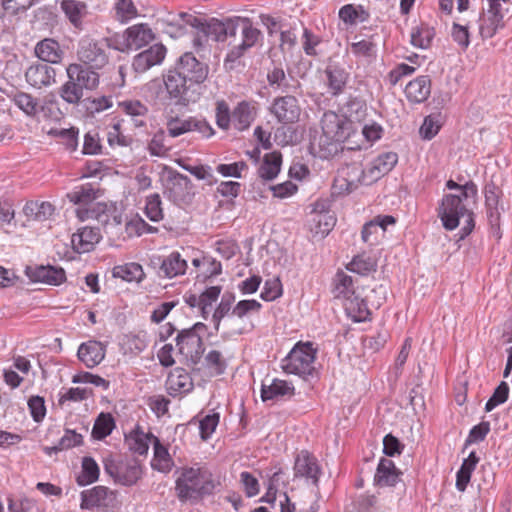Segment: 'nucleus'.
I'll return each instance as SVG.
<instances>
[{"label":"nucleus","instance_id":"obj_24","mask_svg":"<svg viewBox=\"0 0 512 512\" xmlns=\"http://www.w3.org/2000/svg\"><path fill=\"white\" fill-rule=\"evenodd\" d=\"M60 8L74 28H82L83 20L88 14V5L86 2L80 0H62L60 2Z\"/></svg>","mask_w":512,"mask_h":512},{"label":"nucleus","instance_id":"obj_37","mask_svg":"<svg viewBox=\"0 0 512 512\" xmlns=\"http://www.w3.org/2000/svg\"><path fill=\"white\" fill-rule=\"evenodd\" d=\"M99 193V189L95 188L90 183H86L74 187L72 191L67 193V198L70 202L79 207L94 202L99 197Z\"/></svg>","mask_w":512,"mask_h":512},{"label":"nucleus","instance_id":"obj_8","mask_svg":"<svg viewBox=\"0 0 512 512\" xmlns=\"http://www.w3.org/2000/svg\"><path fill=\"white\" fill-rule=\"evenodd\" d=\"M508 9L487 4L479 17V34L483 39H490L505 27L504 16Z\"/></svg>","mask_w":512,"mask_h":512},{"label":"nucleus","instance_id":"obj_54","mask_svg":"<svg viewBox=\"0 0 512 512\" xmlns=\"http://www.w3.org/2000/svg\"><path fill=\"white\" fill-rule=\"evenodd\" d=\"M59 95L68 104H78L84 93L83 89L75 81L69 79L60 87Z\"/></svg>","mask_w":512,"mask_h":512},{"label":"nucleus","instance_id":"obj_38","mask_svg":"<svg viewBox=\"0 0 512 512\" xmlns=\"http://www.w3.org/2000/svg\"><path fill=\"white\" fill-rule=\"evenodd\" d=\"M108 489L104 486H95L81 493V509H93L106 505Z\"/></svg>","mask_w":512,"mask_h":512},{"label":"nucleus","instance_id":"obj_13","mask_svg":"<svg viewBox=\"0 0 512 512\" xmlns=\"http://www.w3.org/2000/svg\"><path fill=\"white\" fill-rule=\"evenodd\" d=\"M177 68L189 81L197 84L204 82L208 76V66L190 52L180 57Z\"/></svg>","mask_w":512,"mask_h":512},{"label":"nucleus","instance_id":"obj_61","mask_svg":"<svg viewBox=\"0 0 512 512\" xmlns=\"http://www.w3.org/2000/svg\"><path fill=\"white\" fill-rule=\"evenodd\" d=\"M148 151L153 156H167L169 148L166 145V135L163 130H159L153 135L148 144Z\"/></svg>","mask_w":512,"mask_h":512},{"label":"nucleus","instance_id":"obj_47","mask_svg":"<svg viewBox=\"0 0 512 512\" xmlns=\"http://www.w3.org/2000/svg\"><path fill=\"white\" fill-rule=\"evenodd\" d=\"M115 428V421L110 413H100L95 420L92 436L96 440H103L109 436Z\"/></svg>","mask_w":512,"mask_h":512},{"label":"nucleus","instance_id":"obj_41","mask_svg":"<svg viewBox=\"0 0 512 512\" xmlns=\"http://www.w3.org/2000/svg\"><path fill=\"white\" fill-rule=\"evenodd\" d=\"M282 156L278 152H271L264 156L263 162L258 169L260 178L266 181L275 179L281 169Z\"/></svg>","mask_w":512,"mask_h":512},{"label":"nucleus","instance_id":"obj_27","mask_svg":"<svg viewBox=\"0 0 512 512\" xmlns=\"http://www.w3.org/2000/svg\"><path fill=\"white\" fill-rule=\"evenodd\" d=\"M335 223V217L328 212L313 213L309 220V230L314 238L323 239L331 232Z\"/></svg>","mask_w":512,"mask_h":512},{"label":"nucleus","instance_id":"obj_11","mask_svg":"<svg viewBox=\"0 0 512 512\" xmlns=\"http://www.w3.org/2000/svg\"><path fill=\"white\" fill-rule=\"evenodd\" d=\"M271 113L282 123H294L299 120L301 108L294 96L275 98L271 106Z\"/></svg>","mask_w":512,"mask_h":512},{"label":"nucleus","instance_id":"obj_29","mask_svg":"<svg viewBox=\"0 0 512 512\" xmlns=\"http://www.w3.org/2000/svg\"><path fill=\"white\" fill-rule=\"evenodd\" d=\"M166 386L171 395L189 392L193 383L190 375L182 368H175L168 375Z\"/></svg>","mask_w":512,"mask_h":512},{"label":"nucleus","instance_id":"obj_48","mask_svg":"<svg viewBox=\"0 0 512 512\" xmlns=\"http://www.w3.org/2000/svg\"><path fill=\"white\" fill-rule=\"evenodd\" d=\"M99 466L92 457H84L82 460V471L77 478L81 486L89 485L98 480Z\"/></svg>","mask_w":512,"mask_h":512},{"label":"nucleus","instance_id":"obj_12","mask_svg":"<svg viewBox=\"0 0 512 512\" xmlns=\"http://www.w3.org/2000/svg\"><path fill=\"white\" fill-rule=\"evenodd\" d=\"M25 273L32 282L58 286L66 280L65 271L60 267L41 265L26 267Z\"/></svg>","mask_w":512,"mask_h":512},{"label":"nucleus","instance_id":"obj_49","mask_svg":"<svg viewBox=\"0 0 512 512\" xmlns=\"http://www.w3.org/2000/svg\"><path fill=\"white\" fill-rule=\"evenodd\" d=\"M92 394V390L88 388H61L58 392V403L60 406L68 402H81L88 399Z\"/></svg>","mask_w":512,"mask_h":512},{"label":"nucleus","instance_id":"obj_10","mask_svg":"<svg viewBox=\"0 0 512 512\" xmlns=\"http://www.w3.org/2000/svg\"><path fill=\"white\" fill-rule=\"evenodd\" d=\"M122 38V45L116 47L118 50H136L150 43L154 39V33L147 24L140 23L128 27L123 32Z\"/></svg>","mask_w":512,"mask_h":512},{"label":"nucleus","instance_id":"obj_9","mask_svg":"<svg viewBox=\"0 0 512 512\" xmlns=\"http://www.w3.org/2000/svg\"><path fill=\"white\" fill-rule=\"evenodd\" d=\"M293 469L295 478H304L306 482L318 485L321 468L318 460L308 451L303 450L297 454Z\"/></svg>","mask_w":512,"mask_h":512},{"label":"nucleus","instance_id":"obj_55","mask_svg":"<svg viewBox=\"0 0 512 512\" xmlns=\"http://www.w3.org/2000/svg\"><path fill=\"white\" fill-rule=\"evenodd\" d=\"M148 345L145 335H126L122 341V348L125 354L138 355L143 352Z\"/></svg>","mask_w":512,"mask_h":512},{"label":"nucleus","instance_id":"obj_35","mask_svg":"<svg viewBox=\"0 0 512 512\" xmlns=\"http://www.w3.org/2000/svg\"><path fill=\"white\" fill-rule=\"evenodd\" d=\"M165 125L168 135L172 138H176L193 131V127H195L194 117L182 118L169 113L165 116Z\"/></svg>","mask_w":512,"mask_h":512},{"label":"nucleus","instance_id":"obj_46","mask_svg":"<svg viewBox=\"0 0 512 512\" xmlns=\"http://www.w3.org/2000/svg\"><path fill=\"white\" fill-rule=\"evenodd\" d=\"M114 18L126 24L138 16V10L132 0H115L113 5Z\"/></svg>","mask_w":512,"mask_h":512},{"label":"nucleus","instance_id":"obj_39","mask_svg":"<svg viewBox=\"0 0 512 512\" xmlns=\"http://www.w3.org/2000/svg\"><path fill=\"white\" fill-rule=\"evenodd\" d=\"M47 135L54 138L57 143L63 145L69 151H75L78 147L79 130L70 128H51Z\"/></svg>","mask_w":512,"mask_h":512},{"label":"nucleus","instance_id":"obj_45","mask_svg":"<svg viewBox=\"0 0 512 512\" xmlns=\"http://www.w3.org/2000/svg\"><path fill=\"white\" fill-rule=\"evenodd\" d=\"M222 292V287L217 286H210L207 287L199 296H198V303H199V309L201 311V315L204 319H207L210 315L213 305L218 300L220 294Z\"/></svg>","mask_w":512,"mask_h":512},{"label":"nucleus","instance_id":"obj_32","mask_svg":"<svg viewBox=\"0 0 512 512\" xmlns=\"http://www.w3.org/2000/svg\"><path fill=\"white\" fill-rule=\"evenodd\" d=\"M35 53L39 59L53 64L61 62L63 57V51L59 43L51 38L38 42L35 47Z\"/></svg>","mask_w":512,"mask_h":512},{"label":"nucleus","instance_id":"obj_57","mask_svg":"<svg viewBox=\"0 0 512 512\" xmlns=\"http://www.w3.org/2000/svg\"><path fill=\"white\" fill-rule=\"evenodd\" d=\"M204 363L212 375L223 374L227 366L222 353L218 350H210L204 358Z\"/></svg>","mask_w":512,"mask_h":512},{"label":"nucleus","instance_id":"obj_21","mask_svg":"<svg viewBox=\"0 0 512 512\" xmlns=\"http://www.w3.org/2000/svg\"><path fill=\"white\" fill-rule=\"evenodd\" d=\"M55 76V69L43 63L31 65L25 73L27 83L35 88L50 86L55 82Z\"/></svg>","mask_w":512,"mask_h":512},{"label":"nucleus","instance_id":"obj_6","mask_svg":"<svg viewBox=\"0 0 512 512\" xmlns=\"http://www.w3.org/2000/svg\"><path fill=\"white\" fill-rule=\"evenodd\" d=\"M77 56L90 69H102L108 63V45L105 40L84 38L79 43Z\"/></svg>","mask_w":512,"mask_h":512},{"label":"nucleus","instance_id":"obj_63","mask_svg":"<svg viewBox=\"0 0 512 512\" xmlns=\"http://www.w3.org/2000/svg\"><path fill=\"white\" fill-rule=\"evenodd\" d=\"M145 214L153 222L163 219V210L159 194H151L146 198Z\"/></svg>","mask_w":512,"mask_h":512},{"label":"nucleus","instance_id":"obj_44","mask_svg":"<svg viewBox=\"0 0 512 512\" xmlns=\"http://www.w3.org/2000/svg\"><path fill=\"white\" fill-rule=\"evenodd\" d=\"M377 261L374 257L362 253L353 257L347 265V269L353 273L367 276L376 271Z\"/></svg>","mask_w":512,"mask_h":512},{"label":"nucleus","instance_id":"obj_26","mask_svg":"<svg viewBox=\"0 0 512 512\" xmlns=\"http://www.w3.org/2000/svg\"><path fill=\"white\" fill-rule=\"evenodd\" d=\"M293 394V385L281 379H273L271 383H263L261 387V399L263 402L279 400L280 398L292 396Z\"/></svg>","mask_w":512,"mask_h":512},{"label":"nucleus","instance_id":"obj_17","mask_svg":"<svg viewBox=\"0 0 512 512\" xmlns=\"http://www.w3.org/2000/svg\"><path fill=\"white\" fill-rule=\"evenodd\" d=\"M257 111L256 101H240L232 111L233 126L239 131L248 129L254 122Z\"/></svg>","mask_w":512,"mask_h":512},{"label":"nucleus","instance_id":"obj_3","mask_svg":"<svg viewBox=\"0 0 512 512\" xmlns=\"http://www.w3.org/2000/svg\"><path fill=\"white\" fill-rule=\"evenodd\" d=\"M461 195L447 194L445 195L438 207V217L443 227L448 231L455 230L460 223V219H465V225L462 228V238L469 235L474 228L473 213L467 208L465 201Z\"/></svg>","mask_w":512,"mask_h":512},{"label":"nucleus","instance_id":"obj_28","mask_svg":"<svg viewBox=\"0 0 512 512\" xmlns=\"http://www.w3.org/2000/svg\"><path fill=\"white\" fill-rule=\"evenodd\" d=\"M399 480V472L392 460L382 458L377 466L374 481L382 487L394 486Z\"/></svg>","mask_w":512,"mask_h":512},{"label":"nucleus","instance_id":"obj_43","mask_svg":"<svg viewBox=\"0 0 512 512\" xmlns=\"http://www.w3.org/2000/svg\"><path fill=\"white\" fill-rule=\"evenodd\" d=\"M54 206L47 201H30L23 208V213L29 219L44 221L49 219L54 213Z\"/></svg>","mask_w":512,"mask_h":512},{"label":"nucleus","instance_id":"obj_36","mask_svg":"<svg viewBox=\"0 0 512 512\" xmlns=\"http://www.w3.org/2000/svg\"><path fill=\"white\" fill-rule=\"evenodd\" d=\"M187 269V262L179 252H172L164 257L160 266V273L167 278L183 275Z\"/></svg>","mask_w":512,"mask_h":512},{"label":"nucleus","instance_id":"obj_18","mask_svg":"<svg viewBox=\"0 0 512 512\" xmlns=\"http://www.w3.org/2000/svg\"><path fill=\"white\" fill-rule=\"evenodd\" d=\"M101 239L98 228L85 226L78 229L71 237V244L77 253H87L94 249Z\"/></svg>","mask_w":512,"mask_h":512},{"label":"nucleus","instance_id":"obj_25","mask_svg":"<svg viewBox=\"0 0 512 512\" xmlns=\"http://www.w3.org/2000/svg\"><path fill=\"white\" fill-rule=\"evenodd\" d=\"M431 81L428 76H419L405 87V95L410 102L422 103L430 96Z\"/></svg>","mask_w":512,"mask_h":512},{"label":"nucleus","instance_id":"obj_58","mask_svg":"<svg viewBox=\"0 0 512 512\" xmlns=\"http://www.w3.org/2000/svg\"><path fill=\"white\" fill-rule=\"evenodd\" d=\"M348 51H350L357 58H369L376 54V44L371 39H361L352 42Z\"/></svg>","mask_w":512,"mask_h":512},{"label":"nucleus","instance_id":"obj_40","mask_svg":"<svg viewBox=\"0 0 512 512\" xmlns=\"http://www.w3.org/2000/svg\"><path fill=\"white\" fill-rule=\"evenodd\" d=\"M120 109L131 117L135 127H142L146 124L148 108L139 100H125L119 102Z\"/></svg>","mask_w":512,"mask_h":512},{"label":"nucleus","instance_id":"obj_15","mask_svg":"<svg viewBox=\"0 0 512 512\" xmlns=\"http://www.w3.org/2000/svg\"><path fill=\"white\" fill-rule=\"evenodd\" d=\"M396 219L391 215H378L367 222L362 229L361 237L365 243L375 245L383 237L388 226L394 225Z\"/></svg>","mask_w":512,"mask_h":512},{"label":"nucleus","instance_id":"obj_60","mask_svg":"<svg viewBox=\"0 0 512 512\" xmlns=\"http://www.w3.org/2000/svg\"><path fill=\"white\" fill-rule=\"evenodd\" d=\"M221 273V262L210 256H204L202 261V271L197 275V278L202 281H206L210 278L220 275Z\"/></svg>","mask_w":512,"mask_h":512},{"label":"nucleus","instance_id":"obj_56","mask_svg":"<svg viewBox=\"0 0 512 512\" xmlns=\"http://www.w3.org/2000/svg\"><path fill=\"white\" fill-rule=\"evenodd\" d=\"M234 301V296L232 294H225L221 298V301L216 306L213 314H212V322L214 325V329L216 332L219 331L222 319L229 314V312L233 309L232 303Z\"/></svg>","mask_w":512,"mask_h":512},{"label":"nucleus","instance_id":"obj_50","mask_svg":"<svg viewBox=\"0 0 512 512\" xmlns=\"http://www.w3.org/2000/svg\"><path fill=\"white\" fill-rule=\"evenodd\" d=\"M326 73L331 94L339 95L342 93L348 80V73L341 68L328 69Z\"/></svg>","mask_w":512,"mask_h":512},{"label":"nucleus","instance_id":"obj_42","mask_svg":"<svg viewBox=\"0 0 512 512\" xmlns=\"http://www.w3.org/2000/svg\"><path fill=\"white\" fill-rule=\"evenodd\" d=\"M113 277L120 278L126 282H141L145 273L142 266L135 262L117 265L112 270Z\"/></svg>","mask_w":512,"mask_h":512},{"label":"nucleus","instance_id":"obj_1","mask_svg":"<svg viewBox=\"0 0 512 512\" xmlns=\"http://www.w3.org/2000/svg\"><path fill=\"white\" fill-rule=\"evenodd\" d=\"M365 116L366 106L357 99L347 103L343 114L333 111L325 112L321 119L320 157H331L344 148L360 150L365 142L373 143L380 139L382 127L379 124L365 125L360 131L361 121Z\"/></svg>","mask_w":512,"mask_h":512},{"label":"nucleus","instance_id":"obj_31","mask_svg":"<svg viewBox=\"0 0 512 512\" xmlns=\"http://www.w3.org/2000/svg\"><path fill=\"white\" fill-rule=\"evenodd\" d=\"M75 214L80 221L97 220L100 223H108L110 219L106 217L107 203L92 202L85 206H79L75 209Z\"/></svg>","mask_w":512,"mask_h":512},{"label":"nucleus","instance_id":"obj_5","mask_svg":"<svg viewBox=\"0 0 512 512\" xmlns=\"http://www.w3.org/2000/svg\"><path fill=\"white\" fill-rule=\"evenodd\" d=\"M317 350L310 342L297 343L281 361L285 373L294 374L302 378L313 376Z\"/></svg>","mask_w":512,"mask_h":512},{"label":"nucleus","instance_id":"obj_51","mask_svg":"<svg viewBox=\"0 0 512 512\" xmlns=\"http://www.w3.org/2000/svg\"><path fill=\"white\" fill-rule=\"evenodd\" d=\"M434 35V30L429 26H417L411 31L410 42L416 48L427 49L430 47Z\"/></svg>","mask_w":512,"mask_h":512},{"label":"nucleus","instance_id":"obj_4","mask_svg":"<svg viewBox=\"0 0 512 512\" xmlns=\"http://www.w3.org/2000/svg\"><path fill=\"white\" fill-rule=\"evenodd\" d=\"M175 484L177 497L181 502L196 499L209 493L212 488L209 475L199 467L183 468Z\"/></svg>","mask_w":512,"mask_h":512},{"label":"nucleus","instance_id":"obj_7","mask_svg":"<svg viewBox=\"0 0 512 512\" xmlns=\"http://www.w3.org/2000/svg\"><path fill=\"white\" fill-rule=\"evenodd\" d=\"M203 323H196L192 328L182 330L176 338V345L179 353L185 356L187 360L196 362L203 353V342L199 330L205 329Z\"/></svg>","mask_w":512,"mask_h":512},{"label":"nucleus","instance_id":"obj_20","mask_svg":"<svg viewBox=\"0 0 512 512\" xmlns=\"http://www.w3.org/2000/svg\"><path fill=\"white\" fill-rule=\"evenodd\" d=\"M333 283L334 297L342 300L346 310L351 311L354 307L353 297L355 296L352 277L340 271L335 275Z\"/></svg>","mask_w":512,"mask_h":512},{"label":"nucleus","instance_id":"obj_59","mask_svg":"<svg viewBox=\"0 0 512 512\" xmlns=\"http://www.w3.org/2000/svg\"><path fill=\"white\" fill-rule=\"evenodd\" d=\"M499 196L495 188H489L485 191V205L487 209V216L492 224H496L500 218V211L498 209Z\"/></svg>","mask_w":512,"mask_h":512},{"label":"nucleus","instance_id":"obj_19","mask_svg":"<svg viewBox=\"0 0 512 512\" xmlns=\"http://www.w3.org/2000/svg\"><path fill=\"white\" fill-rule=\"evenodd\" d=\"M105 353L106 348L103 343L89 340L79 346L77 356L86 367L93 368L102 362Z\"/></svg>","mask_w":512,"mask_h":512},{"label":"nucleus","instance_id":"obj_33","mask_svg":"<svg viewBox=\"0 0 512 512\" xmlns=\"http://www.w3.org/2000/svg\"><path fill=\"white\" fill-rule=\"evenodd\" d=\"M142 476L141 465L136 461L121 463L116 467L115 480L125 486L135 484Z\"/></svg>","mask_w":512,"mask_h":512},{"label":"nucleus","instance_id":"obj_64","mask_svg":"<svg viewBox=\"0 0 512 512\" xmlns=\"http://www.w3.org/2000/svg\"><path fill=\"white\" fill-rule=\"evenodd\" d=\"M262 304L255 299L239 301L232 309V316L243 318L251 313H257L261 310Z\"/></svg>","mask_w":512,"mask_h":512},{"label":"nucleus","instance_id":"obj_52","mask_svg":"<svg viewBox=\"0 0 512 512\" xmlns=\"http://www.w3.org/2000/svg\"><path fill=\"white\" fill-rule=\"evenodd\" d=\"M13 102L28 117H35L38 113V100L28 93H16Z\"/></svg>","mask_w":512,"mask_h":512},{"label":"nucleus","instance_id":"obj_14","mask_svg":"<svg viewBox=\"0 0 512 512\" xmlns=\"http://www.w3.org/2000/svg\"><path fill=\"white\" fill-rule=\"evenodd\" d=\"M166 52V47L162 44L150 46L134 57L132 62L133 69L137 73H144L153 66L160 65L166 56Z\"/></svg>","mask_w":512,"mask_h":512},{"label":"nucleus","instance_id":"obj_2","mask_svg":"<svg viewBox=\"0 0 512 512\" xmlns=\"http://www.w3.org/2000/svg\"><path fill=\"white\" fill-rule=\"evenodd\" d=\"M241 23V42L233 45L225 58V65L233 64L238 61L247 50L255 46L258 42L261 32L253 27L248 18L244 19H227L225 21H213L207 26L205 38L210 35H215L216 41H224L227 37L236 36L237 28Z\"/></svg>","mask_w":512,"mask_h":512},{"label":"nucleus","instance_id":"obj_34","mask_svg":"<svg viewBox=\"0 0 512 512\" xmlns=\"http://www.w3.org/2000/svg\"><path fill=\"white\" fill-rule=\"evenodd\" d=\"M187 81H189L176 67L169 70L164 77L166 90L171 98L180 99L187 90Z\"/></svg>","mask_w":512,"mask_h":512},{"label":"nucleus","instance_id":"obj_53","mask_svg":"<svg viewBox=\"0 0 512 512\" xmlns=\"http://www.w3.org/2000/svg\"><path fill=\"white\" fill-rule=\"evenodd\" d=\"M442 126V116L440 113L430 114L425 117L420 127L419 133L425 140L435 137Z\"/></svg>","mask_w":512,"mask_h":512},{"label":"nucleus","instance_id":"obj_23","mask_svg":"<svg viewBox=\"0 0 512 512\" xmlns=\"http://www.w3.org/2000/svg\"><path fill=\"white\" fill-rule=\"evenodd\" d=\"M154 438L151 433H145L139 426H136L129 433L125 434V444L128 449L138 455H146Z\"/></svg>","mask_w":512,"mask_h":512},{"label":"nucleus","instance_id":"obj_62","mask_svg":"<svg viewBox=\"0 0 512 512\" xmlns=\"http://www.w3.org/2000/svg\"><path fill=\"white\" fill-rule=\"evenodd\" d=\"M216 124L222 130H228L232 123V112L224 100H218L215 108Z\"/></svg>","mask_w":512,"mask_h":512},{"label":"nucleus","instance_id":"obj_30","mask_svg":"<svg viewBox=\"0 0 512 512\" xmlns=\"http://www.w3.org/2000/svg\"><path fill=\"white\" fill-rule=\"evenodd\" d=\"M174 466V461L168 451L158 438L153 441V458L151 460V467L161 473H169Z\"/></svg>","mask_w":512,"mask_h":512},{"label":"nucleus","instance_id":"obj_22","mask_svg":"<svg viewBox=\"0 0 512 512\" xmlns=\"http://www.w3.org/2000/svg\"><path fill=\"white\" fill-rule=\"evenodd\" d=\"M67 77L75 81L83 90H93L99 84V75L89 67L84 68L80 64H70L66 68Z\"/></svg>","mask_w":512,"mask_h":512},{"label":"nucleus","instance_id":"obj_16","mask_svg":"<svg viewBox=\"0 0 512 512\" xmlns=\"http://www.w3.org/2000/svg\"><path fill=\"white\" fill-rule=\"evenodd\" d=\"M398 161V156L394 152H386L376 157L369 166L363 171V176L372 182L390 172Z\"/></svg>","mask_w":512,"mask_h":512}]
</instances>
